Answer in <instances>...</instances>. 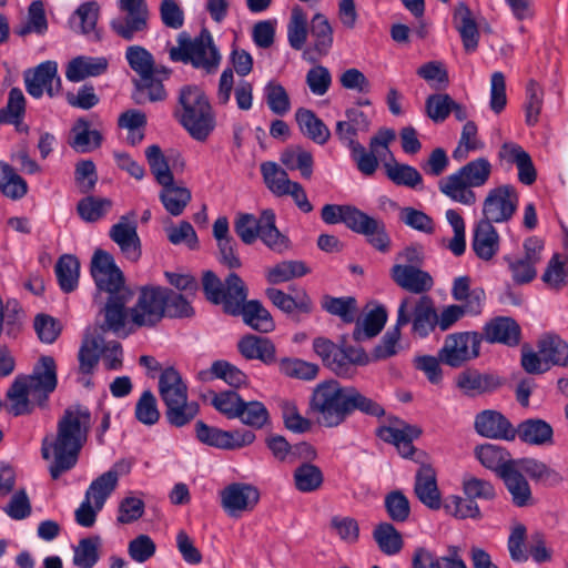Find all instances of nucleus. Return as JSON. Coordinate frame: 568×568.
<instances>
[{
	"mask_svg": "<svg viewBox=\"0 0 568 568\" xmlns=\"http://www.w3.org/2000/svg\"><path fill=\"white\" fill-rule=\"evenodd\" d=\"M345 116L346 120L336 123L335 134L339 142L348 149L359 143L356 140L359 133L369 131L371 121L368 116L357 108L347 109Z\"/></svg>",
	"mask_w": 568,
	"mask_h": 568,
	"instance_id": "nucleus-27",
	"label": "nucleus"
},
{
	"mask_svg": "<svg viewBox=\"0 0 568 568\" xmlns=\"http://www.w3.org/2000/svg\"><path fill=\"white\" fill-rule=\"evenodd\" d=\"M119 9L125 16L110 21L111 30L121 39L132 41L143 38L149 30V9L144 0H119Z\"/></svg>",
	"mask_w": 568,
	"mask_h": 568,
	"instance_id": "nucleus-8",
	"label": "nucleus"
},
{
	"mask_svg": "<svg viewBox=\"0 0 568 568\" xmlns=\"http://www.w3.org/2000/svg\"><path fill=\"white\" fill-rule=\"evenodd\" d=\"M295 487L301 493H313L321 488L324 475L321 468L311 463L301 464L293 474Z\"/></svg>",
	"mask_w": 568,
	"mask_h": 568,
	"instance_id": "nucleus-54",
	"label": "nucleus"
},
{
	"mask_svg": "<svg viewBox=\"0 0 568 568\" xmlns=\"http://www.w3.org/2000/svg\"><path fill=\"white\" fill-rule=\"evenodd\" d=\"M500 478L504 480L507 490L511 495V501L515 506L525 507L529 504L531 499L530 486L516 466L506 468Z\"/></svg>",
	"mask_w": 568,
	"mask_h": 568,
	"instance_id": "nucleus-44",
	"label": "nucleus"
},
{
	"mask_svg": "<svg viewBox=\"0 0 568 568\" xmlns=\"http://www.w3.org/2000/svg\"><path fill=\"white\" fill-rule=\"evenodd\" d=\"M27 92L39 99L45 91L49 97L57 95L61 90V79L58 74V64L54 61H44L34 69L24 72Z\"/></svg>",
	"mask_w": 568,
	"mask_h": 568,
	"instance_id": "nucleus-16",
	"label": "nucleus"
},
{
	"mask_svg": "<svg viewBox=\"0 0 568 568\" xmlns=\"http://www.w3.org/2000/svg\"><path fill=\"white\" fill-rule=\"evenodd\" d=\"M100 7L95 1L81 3L70 19L71 26L78 23L74 30L82 34L95 33V38L100 39L95 27L99 19Z\"/></svg>",
	"mask_w": 568,
	"mask_h": 568,
	"instance_id": "nucleus-52",
	"label": "nucleus"
},
{
	"mask_svg": "<svg viewBox=\"0 0 568 568\" xmlns=\"http://www.w3.org/2000/svg\"><path fill=\"white\" fill-rule=\"evenodd\" d=\"M351 230L357 234L364 235L368 244L375 250L382 253L389 251L392 240L383 220L369 216L359 210Z\"/></svg>",
	"mask_w": 568,
	"mask_h": 568,
	"instance_id": "nucleus-20",
	"label": "nucleus"
},
{
	"mask_svg": "<svg viewBox=\"0 0 568 568\" xmlns=\"http://www.w3.org/2000/svg\"><path fill=\"white\" fill-rule=\"evenodd\" d=\"M395 138L396 133L393 129L382 128L371 138L369 151L361 143L348 148L351 158L355 162L357 170L366 176H372L378 168V159L385 158L386 154L393 158L389 143H392Z\"/></svg>",
	"mask_w": 568,
	"mask_h": 568,
	"instance_id": "nucleus-11",
	"label": "nucleus"
},
{
	"mask_svg": "<svg viewBox=\"0 0 568 568\" xmlns=\"http://www.w3.org/2000/svg\"><path fill=\"white\" fill-rule=\"evenodd\" d=\"M456 386L465 396L476 397L497 389L501 379L495 374L468 368L456 376Z\"/></svg>",
	"mask_w": 568,
	"mask_h": 568,
	"instance_id": "nucleus-22",
	"label": "nucleus"
},
{
	"mask_svg": "<svg viewBox=\"0 0 568 568\" xmlns=\"http://www.w3.org/2000/svg\"><path fill=\"white\" fill-rule=\"evenodd\" d=\"M159 393L165 407L189 400L187 386L173 367L165 368L160 375Z\"/></svg>",
	"mask_w": 568,
	"mask_h": 568,
	"instance_id": "nucleus-32",
	"label": "nucleus"
},
{
	"mask_svg": "<svg viewBox=\"0 0 568 568\" xmlns=\"http://www.w3.org/2000/svg\"><path fill=\"white\" fill-rule=\"evenodd\" d=\"M387 311L383 305H378L371 310L363 318L357 322L353 331V338L356 342H362L367 338L375 337L384 328L387 322Z\"/></svg>",
	"mask_w": 568,
	"mask_h": 568,
	"instance_id": "nucleus-43",
	"label": "nucleus"
},
{
	"mask_svg": "<svg viewBox=\"0 0 568 568\" xmlns=\"http://www.w3.org/2000/svg\"><path fill=\"white\" fill-rule=\"evenodd\" d=\"M108 67L109 61L104 57L80 55L69 62L65 77L71 82H80L89 77L103 74Z\"/></svg>",
	"mask_w": 568,
	"mask_h": 568,
	"instance_id": "nucleus-33",
	"label": "nucleus"
},
{
	"mask_svg": "<svg viewBox=\"0 0 568 568\" xmlns=\"http://www.w3.org/2000/svg\"><path fill=\"white\" fill-rule=\"evenodd\" d=\"M261 173L267 189L276 196H285L294 181L288 179L285 170L275 162H264L261 164Z\"/></svg>",
	"mask_w": 568,
	"mask_h": 568,
	"instance_id": "nucleus-50",
	"label": "nucleus"
},
{
	"mask_svg": "<svg viewBox=\"0 0 568 568\" xmlns=\"http://www.w3.org/2000/svg\"><path fill=\"white\" fill-rule=\"evenodd\" d=\"M281 162L288 170H300L304 179H310L313 174V155L301 146H291L281 154Z\"/></svg>",
	"mask_w": 568,
	"mask_h": 568,
	"instance_id": "nucleus-55",
	"label": "nucleus"
},
{
	"mask_svg": "<svg viewBox=\"0 0 568 568\" xmlns=\"http://www.w3.org/2000/svg\"><path fill=\"white\" fill-rule=\"evenodd\" d=\"M518 193L510 184L490 189L483 202L481 221L506 223L514 216L518 206Z\"/></svg>",
	"mask_w": 568,
	"mask_h": 568,
	"instance_id": "nucleus-13",
	"label": "nucleus"
},
{
	"mask_svg": "<svg viewBox=\"0 0 568 568\" xmlns=\"http://www.w3.org/2000/svg\"><path fill=\"white\" fill-rule=\"evenodd\" d=\"M169 57L174 62L191 63L196 69L209 73L214 72L221 61V54L214 45L212 34L203 29L197 37L191 39L185 32L178 37V47L169 50Z\"/></svg>",
	"mask_w": 568,
	"mask_h": 568,
	"instance_id": "nucleus-6",
	"label": "nucleus"
},
{
	"mask_svg": "<svg viewBox=\"0 0 568 568\" xmlns=\"http://www.w3.org/2000/svg\"><path fill=\"white\" fill-rule=\"evenodd\" d=\"M102 143V134L98 130H91L90 123L84 118H79L72 128L70 145L80 153L91 152Z\"/></svg>",
	"mask_w": 568,
	"mask_h": 568,
	"instance_id": "nucleus-46",
	"label": "nucleus"
},
{
	"mask_svg": "<svg viewBox=\"0 0 568 568\" xmlns=\"http://www.w3.org/2000/svg\"><path fill=\"white\" fill-rule=\"evenodd\" d=\"M104 338L98 335H87L79 349V372L82 375H91L99 364L102 355Z\"/></svg>",
	"mask_w": 568,
	"mask_h": 568,
	"instance_id": "nucleus-47",
	"label": "nucleus"
},
{
	"mask_svg": "<svg viewBox=\"0 0 568 568\" xmlns=\"http://www.w3.org/2000/svg\"><path fill=\"white\" fill-rule=\"evenodd\" d=\"M390 159L392 161L384 162L383 168L388 180L395 185L417 189L423 184V176L416 168L398 163L394 156Z\"/></svg>",
	"mask_w": 568,
	"mask_h": 568,
	"instance_id": "nucleus-45",
	"label": "nucleus"
},
{
	"mask_svg": "<svg viewBox=\"0 0 568 568\" xmlns=\"http://www.w3.org/2000/svg\"><path fill=\"white\" fill-rule=\"evenodd\" d=\"M481 335L477 332H458L445 337L439 349L443 364L457 368L480 354Z\"/></svg>",
	"mask_w": 568,
	"mask_h": 568,
	"instance_id": "nucleus-12",
	"label": "nucleus"
},
{
	"mask_svg": "<svg viewBox=\"0 0 568 568\" xmlns=\"http://www.w3.org/2000/svg\"><path fill=\"white\" fill-rule=\"evenodd\" d=\"M500 236L495 226L485 221H477L473 229L471 250L485 262L491 261L499 252Z\"/></svg>",
	"mask_w": 568,
	"mask_h": 568,
	"instance_id": "nucleus-23",
	"label": "nucleus"
},
{
	"mask_svg": "<svg viewBox=\"0 0 568 568\" xmlns=\"http://www.w3.org/2000/svg\"><path fill=\"white\" fill-rule=\"evenodd\" d=\"M165 287L142 286L135 305L129 310L130 323L138 327L155 326L165 317Z\"/></svg>",
	"mask_w": 568,
	"mask_h": 568,
	"instance_id": "nucleus-10",
	"label": "nucleus"
},
{
	"mask_svg": "<svg viewBox=\"0 0 568 568\" xmlns=\"http://www.w3.org/2000/svg\"><path fill=\"white\" fill-rule=\"evenodd\" d=\"M130 68L140 75L141 80H150L153 73V55L143 47L131 45L125 51Z\"/></svg>",
	"mask_w": 568,
	"mask_h": 568,
	"instance_id": "nucleus-60",
	"label": "nucleus"
},
{
	"mask_svg": "<svg viewBox=\"0 0 568 568\" xmlns=\"http://www.w3.org/2000/svg\"><path fill=\"white\" fill-rule=\"evenodd\" d=\"M311 270L302 261H283L267 270L266 280L280 284L308 274Z\"/></svg>",
	"mask_w": 568,
	"mask_h": 568,
	"instance_id": "nucleus-56",
	"label": "nucleus"
},
{
	"mask_svg": "<svg viewBox=\"0 0 568 568\" xmlns=\"http://www.w3.org/2000/svg\"><path fill=\"white\" fill-rule=\"evenodd\" d=\"M54 271L59 286L64 293H70L77 288L80 274V263L75 256L71 254L62 255L58 260Z\"/></svg>",
	"mask_w": 568,
	"mask_h": 568,
	"instance_id": "nucleus-51",
	"label": "nucleus"
},
{
	"mask_svg": "<svg viewBox=\"0 0 568 568\" xmlns=\"http://www.w3.org/2000/svg\"><path fill=\"white\" fill-rule=\"evenodd\" d=\"M237 275L236 273H230L223 283L212 271H206L203 274L202 285L206 298L216 305H222L226 313V306L229 302L237 300V285H233L231 277ZM240 291V288H239ZM241 292H239L240 294Z\"/></svg>",
	"mask_w": 568,
	"mask_h": 568,
	"instance_id": "nucleus-25",
	"label": "nucleus"
},
{
	"mask_svg": "<svg viewBox=\"0 0 568 568\" xmlns=\"http://www.w3.org/2000/svg\"><path fill=\"white\" fill-rule=\"evenodd\" d=\"M58 385L57 365L51 356H41L30 375H18L7 390L8 412L13 416L30 415L34 407H45Z\"/></svg>",
	"mask_w": 568,
	"mask_h": 568,
	"instance_id": "nucleus-2",
	"label": "nucleus"
},
{
	"mask_svg": "<svg viewBox=\"0 0 568 568\" xmlns=\"http://www.w3.org/2000/svg\"><path fill=\"white\" fill-rule=\"evenodd\" d=\"M397 326L412 325V334L426 338L437 327L435 301L429 295H407L400 300L396 317Z\"/></svg>",
	"mask_w": 568,
	"mask_h": 568,
	"instance_id": "nucleus-7",
	"label": "nucleus"
},
{
	"mask_svg": "<svg viewBox=\"0 0 568 568\" xmlns=\"http://www.w3.org/2000/svg\"><path fill=\"white\" fill-rule=\"evenodd\" d=\"M322 307L327 313L342 318L344 323H353L356 317L357 302L354 297H333L325 295L322 300Z\"/></svg>",
	"mask_w": 568,
	"mask_h": 568,
	"instance_id": "nucleus-61",
	"label": "nucleus"
},
{
	"mask_svg": "<svg viewBox=\"0 0 568 568\" xmlns=\"http://www.w3.org/2000/svg\"><path fill=\"white\" fill-rule=\"evenodd\" d=\"M420 429L416 426L404 425L402 428L382 426L377 429V436L385 443L393 444L397 447L403 457H412L415 448L413 440L420 435Z\"/></svg>",
	"mask_w": 568,
	"mask_h": 568,
	"instance_id": "nucleus-31",
	"label": "nucleus"
},
{
	"mask_svg": "<svg viewBox=\"0 0 568 568\" xmlns=\"http://www.w3.org/2000/svg\"><path fill=\"white\" fill-rule=\"evenodd\" d=\"M516 430V436L526 444L544 446L552 444L554 429L549 423L540 418L523 420Z\"/></svg>",
	"mask_w": 568,
	"mask_h": 568,
	"instance_id": "nucleus-35",
	"label": "nucleus"
},
{
	"mask_svg": "<svg viewBox=\"0 0 568 568\" xmlns=\"http://www.w3.org/2000/svg\"><path fill=\"white\" fill-rule=\"evenodd\" d=\"M390 277L400 288L418 296L427 295L434 286L432 275L416 265L395 264Z\"/></svg>",
	"mask_w": 568,
	"mask_h": 568,
	"instance_id": "nucleus-18",
	"label": "nucleus"
},
{
	"mask_svg": "<svg viewBox=\"0 0 568 568\" xmlns=\"http://www.w3.org/2000/svg\"><path fill=\"white\" fill-rule=\"evenodd\" d=\"M356 412L376 418L385 416L386 413L383 405L376 398L369 397L357 387L348 385L346 392V419Z\"/></svg>",
	"mask_w": 568,
	"mask_h": 568,
	"instance_id": "nucleus-36",
	"label": "nucleus"
},
{
	"mask_svg": "<svg viewBox=\"0 0 568 568\" xmlns=\"http://www.w3.org/2000/svg\"><path fill=\"white\" fill-rule=\"evenodd\" d=\"M516 468L526 474L530 479L547 486H555L561 481V476L545 463L535 458H521L515 460Z\"/></svg>",
	"mask_w": 568,
	"mask_h": 568,
	"instance_id": "nucleus-48",
	"label": "nucleus"
},
{
	"mask_svg": "<svg viewBox=\"0 0 568 568\" xmlns=\"http://www.w3.org/2000/svg\"><path fill=\"white\" fill-rule=\"evenodd\" d=\"M129 465L124 462H119L108 471L97 477L88 487L85 497L93 500L98 509H102L106 499L115 490L119 476L122 473L129 471Z\"/></svg>",
	"mask_w": 568,
	"mask_h": 568,
	"instance_id": "nucleus-24",
	"label": "nucleus"
},
{
	"mask_svg": "<svg viewBox=\"0 0 568 568\" xmlns=\"http://www.w3.org/2000/svg\"><path fill=\"white\" fill-rule=\"evenodd\" d=\"M537 348L541 356H545L549 367L568 366V343L559 335L546 334L538 343Z\"/></svg>",
	"mask_w": 568,
	"mask_h": 568,
	"instance_id": "nucleus-42",
	"label": "nucleus"
},
{
	"mask_svg": "<svg viewBox=\"0 0 568 568\" xmlns=\"http://www.w3.org/2000/svg\"><path fill=\"white\" fill-rule=\"evenodd\" d=\"M264 97L268 109L276 115H285L291 110V100L285 88L276 82L270 81L264 88Z\"/></svg>",
	"mask_w": 568,
	"mask_h": 568,
	"instance_id": "nucleus-64",
	"label": "nucleus"
},
{
	"mask_svg": "<svg viewBox=\"0 0 568 568\" xmlns=\"http://www.w3.org/2000/svg\"><path fill=\"white\" fill-rule=\"evenodd\" d=\"M90 271L99 291H104L109 295L129 292L124 286V275L110 253L97 250L91 260Z\"/></svg>",
	"mask_w": 568,
	"mask_h": 568,
	"instance_id": "nucleus-14",
	"label": "nucleus"
},
{
	"mask_svg": "<svg viewBox=\"0 0 568 568\" xmlns=\"http://www.w3.org/2000/svg\"><path fill=\"white\" fill-rule=\"evenodd\" d=\"M237 349L246 359H258L266 365L276 361V348L273 342L263 336L248 334L237 343Z\"/></svg>",
	"mask_w": 568,
	"mask_h": 568,
	"instance_id": "nucleus-30",
	"label": "nucleus"
},
{
	"mask_svg": "<svg viewBox=\"0 0 568 568\" xmlns=\"http://www.w3.org/2000/svg\"><path fill=\"white\" fill-rule=\"evenodd\" d=\"M413 568H467V566L459 555V548L450 546L444 556H436L425 548L416 549L413 556Z\"/></svg>",
	"mask_w": 568,
	"mask_h": 568,
	"instance_id": "nucleus-29",
	"label": "nucleus"
},
{
	"mask_svg": "<svg viewBox=\"0 0 568 568\" xmlns=\"http://www.w3.org/2000/svg\"><path fill=\"white\" fill-rule=\"evenodd\" d=\"M295 120L301 132L315 143L323 145L329 140V129L313 111L300 108L295 112Z\"/></svg>",
	"mask_w": 568,
	"mask_h": 568,
	"instance_id": "nucleus-41",
	"label": "nucleus"
},
{
	"mask_svg": "<svg viewBox=\"0 0 568 568\" xmlns=\"http://www.w3.org/2000/svg\"><path fill=\"white\" fill-rule=\"evenodd\" d=\"M258 499V490L250 484L234 483L221 491V505L230 516L252 510Z\"/></svg>",
	"mask_w": 568,
	"mask_h": 568,
	"instance_id": "nucleus-17",
	"label": "nucleus"
},
{
	"mask_svg": "<svg viewBox=\"0 0 568 568\" xmlns=\"http://www.w3.org/2000/svg\"><path fill=\"white\" fill-rule=\"evenodd\" d=\"M0 191L12 200L22 199L28 192V183L16 170L0 161Z\"/></svg>",
	"mask_w": 568,
	"mask_h": 568,
	"instance_id": "nucleus-53",
	"label": "nucleus"
},
{
	"mask_svg": "<svg viewBox=\"0 0 568 568\" xmlns=\"http://www.w3.org/2000/svg\"><path fill=\"white\" fill-rule=\"evenodd\" d=\"M266 295L276 307L286 314H292L295 311L310 314L313 311V302L304 290L297 291L296 295L292 296L278 288H267Z\"/></svg>",
	"mask_w": 568,
	"mask_h": 568,
	"instance_id": "nucleus-38",
	"label": "nucleus"
},
{
	"mask_svg": "<svg viewBox=\"0 0 568 568\" xmlns=\"http://www.w3.org/2000/svg\"><path fill=\"white\" fill-rule=\"evenodd\" d=\"M91 426V413L82 405L68 407L57 424L55 437L45 436L42 440L41 455L48 460L52 479L71 470L78 463L80 452L87 442Z\"/></svg>",
	"mask_w": 568,
	"mask_h": 568,
	"instance_id": "nucleus-1",
	"label": "nucleus"
},
{
	"mask_svg": "<svg viewBox=\"0 0 568 568\" xmlns=\"http://www.w3.org/2000/svg\"><path fill=\"white\" fill-rule=\"evenodd\" d=\"M179 104L181 109H178L175 114L183 128L193 139L206 140L214 129V119L203 92L196 87H184L180 91Z\"/></svg>",
	"mask_w": 568,
	"mask_h": 568,
	"instance_id": "nucleus-4",
	"label": "nucleus"
},
{
	"mask_svg": "<svg viewBox=\"0 0 568 568\" xmlns=\"http://www.w3.org/2000/svg\"><path fill=\"white\" fill-rule=\"evenodd\" d=\"M159 197L164 209L171 215L179 216L190 203L192 195L189 189L176 185L174 181H172L168 183L166 186H162Z\"/></svg>",
	"mask_w": 568,
	"mask_h": 568,
	"instance_id": "nucleus-49",
	"label": "nucleus"
},
{
	"mask_svg": "<svg viewBox=\"0 0 568 568\" xmlns=\"http://www.w3.org/2000/svg\"><path fill=\"white\" fill-rule=\"evenodd\" d=\"M145 158L148 160L151 173L154 175L155 181L161 186H166L168 183L174 181L169 163L158 144H152L146 148Z\"/></svg>",
	"mask_w": 568,
	"mask_h": 568,
	"instance_id": "nucleus-58",
	"label": "nucleus"
},
{
	"mask_svg": "<svg viewBox=\"0 0 568 568\" xmlns=\"http://www.w3.org/2000/svg\"><path fill=\"white\" fill-rule=\"evenodd\" d=\"M307 33V16L301 7L296 6L292 9L287 26L290 45L295 50H301L306 42Z\"/></svg>",
	"mask_w": 568,
	"mask_h": 568,
	"instance_id": "nucleus-62",
	"label": "nucleus"
},
{
	"mask_svg": "<svg viewBox=\"0 0 568 568\" xmlns=\"http://www.w3.org/2000/svg\"><path fill=\"white\" fill-rule=\"evenodd\" d=\"M131 297L130 292H122L119 294L109 295L108 301L103 307L104 322L100 326L102 332H113L120 334L125 326L126 317L130 318L125 305Z\"/></svg>",
	"mask_w": 568,
	"mask_h": 568,
	"instance_id": "nucleus-28",
	"label": "nucleus"
},
{
	"mask_svg": "<svg viewBox=\"0 0 568 568\" xmlns=\"http://www.w3.org/2000/svg\"><path fill=\"white\" fill-rule=\"evenodd\" d=\"M231 281L233 285H237V290L240 287L241 293H237L236 301L229 302L226 313L234 316L242 315L244 323L257 332H272L275 324L270 312L256 300L246 301L247 288L239 275L232 276Z\"/></svg>",
	"mask_w": 568,
	"mask_h": 568,
	"instance_id": "nucleus-9",
	"label": "nucleus"
},
{
	"mask_svg": "<svg viewBox=\"0 0 568 568\" xmlns=\"http://www.w3.org/2000/svg\"><path fill=\"white\" fill-rule=\"evenodd\" d=\"M262 230L258 239L273 252L283 254L291 248L290 239L275 225V213L264 210L261 213Z\"/></svg>",
	"mask_w": 568,
	"mask_h": 568,
	"instance_id": "nucleus-39",
	"label": "nucleus"
},
{
	"mask_svg": "<svg viewBox=\"0 0 568 568\" xmlns=\"http://www.w3.org/2000/svg\"><path fill=\"white\" fill-rule=\"evenodd\" d=\"M415 494L418 499L430 509L442 506L440 493L437 487L436 475L432 467L423 466L416 474Z\"/></svg>",
	"mask_w": 568,
	"mask_h": 568,
	"instance_id": "nucleus-34",
	"label": "nucleus"
},
{
	"mask_svg": "<svg viewBox=\"0 0 568 568\" xmlns=\"http://www.w3.org/2000/svg\"><path fill=\"white\" fill-rule=\"evenodd\" d=\"M310 34L313 39L315 51L325 55L333 44V30L328 20L323 14H315L311 21Z\"/></svg>",
	"mask_w": 568,
	"mask_h": 568,
	"instance_id": "nucleus-57",
	"label": "nucleus"
},
{
	"mask_svg": "<svg viewBox=\"0 0 568 568\" xmlns=\"http://www.w3.org/2000/svg\"><path fill=\"white\" fill-rule=\"evenodd\" d=\"M196 439L219 449H237L252 444L255 434L251 430H223L197 420L194 427Z\"/></svg>",
	"mask_w": 568,
	"mask_h": 568,
	"instance_id": "nucleus-15",
	"label": "nucleus"
},
{
	"mask_svg": "<svg viewBox=\"0 0 568 568\" xmlns=\"http://www.w3.org/2000/svg\"><path fill=\"white\" fill-rule=\"evenodd\" d=\"M454 20L465 50L467 52L476 51L479 42V31L471 11L465 2H459L455 7Z\"/></svg>",
	"mask_w": 568,
	"mask_h": 568,
	"instance_id": "nucleus-37",
	"label": "nucleus"
},
{
	"mask_svg": "<svg viewBox=\"0 0 568 568\" xmlns=\"http://www.w3.org/2000/svg\"><path fill=\"white\" fill-rule=\"evenodd\" d=\"M476 432L487 438L514 440L516 430L511 423L499 412L486 409L475 417Z\"/></svg>",
	"mask_w": 568,
	"mask_h": 568,
	"instance_id": "nucleus-21",
	"label": "nucleus"
},
{
	"mask_svg": "<svg viewBox=\"0 0 568 568\" xmlns=\"http://www.w3.org/2000/svg\"><path fill=\"white\" fill-rule=\"evenodd\" d=\"M347 386L336 379L318 383L310 398V409L321 426L333 428L346 420Z\"/></svg>",
	"mask_w": 568,
	"mask_h": 568,
	"instance_id": "nucleus-5",
	"label": "nucleus"
},
{
	"mask_svg": "<svg viewBox=\"0 0 568 568\" xmlns=\"http://www.w3.org/2000/svg\"><path fill=\"white\" fill-rule=\"evenodd\" d=\"M112 207V201L106 197L85 196L78 202L77 212L89 223L101 220Z\"/></svg>",
	"mask_w": 568,
	"mask_h": 568,
	"instance_id": "nucleus-59",
	"label": "nucleus"
},
{
	"mask_svg": "<svg viewBox=\"0 0 568 568\" xmlns=\"http://www.w3.org/2000/svg\"><path fill=\"white\" fill-rule=\"evenodd\" d=\"M136 229V222L130 221L128 215H123L109 231L110 239L131 262H136L141 257V241Z\"/></svg>",
	"mask_w": 568,
	"mask_h": 568,
	"instance_id": "nucleus-19",
	"label": "nucleus"
},
{
	"mask_svg": "<svg viewBox=\"0 0 568 568\" xmlns=\"http://www.w3.org/2000/svg\"><path fill=\"white\" fill-rule=\"evenodd\" d=\"M475 454L484 467L496 471L499 477L504 475L506 468L516 466L515 459L510 458L509 453L498 445H481L475 449Z\"/></svg>",
	"mask_w": 568,
	"mask_h": 568,
	"instance_id": "nucleus-40",
	"label": "nucleus"
},
{
	"mask_svg": "<svg viewBox=\"0 0 568 568\" xmlns=\"http://www.w3.org/2000/svg\"><path fill=\"white\" fill-rule=\"evenodd\" d=\"M491 173L490 161L480 156L467 162L456 172L442 178L438 181V190L452 201L471 206L477 202V195L473 189L485 186Z\"/></svg>",
	"mask_w": 568,
	"mask_h": 568,
	"instance_id": "nucleus-3",
	"label": "nucleus"
},
{
	"mask_svg": "<svg viewBox=\"0 0 568 568\" xmlns=\"http://www.w3.org/2000/svg\"><path fill=\"white\" fill-rule=\"evenodd\" d=\"M483 336L486 342L517 346L520 342L521 329L517 322L507 316H499L484 326Z\"/></svg>",
	"mask_w": 568,
	"mask_h": 568,
	"instance_id": "nucleus-26",
	"label": "nucleus"
},
{
	"mask_svg": "<svg viewBox=\"0 0 568 568\" xmlns=\"http://www.w3.org/2000/svg\"><path fill=\"white\" fill-rule=\"evenodd\" d=\"M200 413V405L195 400H186L165 407L168 423L176 428L190 424Z\"/></svg>",
	"mask_w": 568,
	"mask_h": 568,
	"instance_id": "nucleus-63",
	"label": "nucleus"
}]
</instances>
